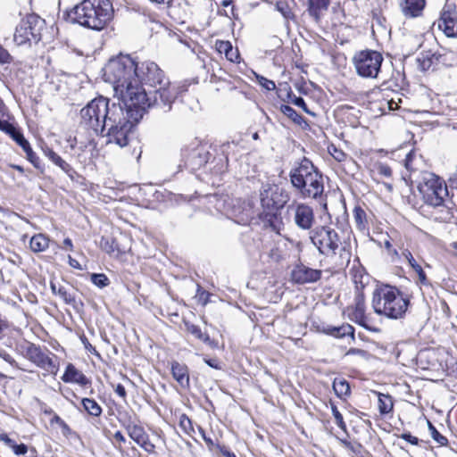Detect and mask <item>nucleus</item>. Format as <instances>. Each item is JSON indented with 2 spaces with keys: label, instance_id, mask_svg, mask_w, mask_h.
Here are the masks:
<instances>
[{
  "label": "nucleus",
  "instance_id": "nucleus-36",
  "mask_svg": "<svg viewBox=\"0 0 457 457\" xmlns=\"http://www.w3.org/2000/svg\"><path fill=\"white\" fill-rule=\"evenodd\" d=\"M371 176L376 179L377 177L390 178L392 176L391 168L382 162H376L372 168L370 169Z\"/></svg>",
  "mask_w": 457,
  "mask_h": 457
},
{
  "label": "nucleus",
  "instance_id": "nucleus-26",
  "mask_svg": "<svg viewBox=\"0 0 457 457\" xmlns=\"http://www.w3.org/2000/svg\"><path fill=\"white\" fill-rule=\"evenodd\" d=\"M215 48L220 54H224L225 57L231 62H239L238 50L234 49L229 41L217 40Z\"/></svg>",
  "mask_w": 457,
  "mask_h": 457
},
{
  "label": "nucleus",
  "instance_id": "nucleus-47",
  "mask_svg": "<svg viewBox=\"0 0 457 457\" xmlns=\"http://www.w3.org/2000/svg\"><path fill=\"white\" fill-rule=\"evenodd\" d=\"M428 428L431 434V436L435 441H436L439 445H444L447 443V439L442 436L436 428L428 421Z\"/></svg>",
  "mask_w": 457,
  "mask_h": 457
},
{
  "label": "nucleus",
  "instance_id": "nucleus-19",
  "mask_svg": "<svg viewBox=\"0 0 457 457\" xmlns=\"http://www.w3.org/2000/svg\"><path fill=\"white\" fill-rule=\"evenodd\" d=\"M320 277V270L312 269L303 264L296 265L291 272L292 280L297 284L313 283L318 281Z\"/></svg>",
  "mask_w": 457,
  "mask_h": 457
},
{
  "label": "nucleus",
  "instance_id": "nucleus-30",
  "mask_svg": "<svg viewBox=\"0 0 457 457\" xmlns=\"http://www.w3.org/2000/svg\"><path fill=\"white\" fill-rule=\"evenodd\" d=\"M127 431L129 436L138 445L149 450L146 446V435L142 427L137 425H129Z\"/></svg>",
  "mask_w": 457,
  "mask_h": 457
},
{
  "label": "nucleus",
  "instance_id": "nucleus-24",
  "mask_svg": "<svg viewBox=\"0 0 457 457\" xmlns=\"http://www.w3.org/2000/svg\"><path fill=\"white\" fill-rule=\"evenodd\" d=\"M0 130L9 135L22 148V150L29 148L30 145L21 131L12 124L0 120Z\"/></svg>",
  "mask_w": 457,
  "mask_h": 457
},
{
  "label": "nucleus",
  "instance_id": "nucleus-57",
  "mask_svg": "<svg viewBox=\"0 0 457 457\" xmlns=\"http://www.w3.org/2000/svg\"><path fill=\"white\" fill-rule=\"evenodd\" d=\"M0 440L4 442L11 449L12 448V446H14V440L11 439L6 434H1Z\"/></svg>",
  "mask_w": 457,
  "mask_h": 457
},
{
  "label": "nucleus",
  "instance_id": "nucleus-56",
  "mask_svg": "<svg viewBox=\"0 0 457 457\" xmlns=\"http://www.w3.org/2000/svg\"><path fill=\"white\" fill-rule=\"evenodd\" d=\"M198 432L199 434L201 435L202 438L204 440V442L206 443V445L212 449V447L215 446V444L214 442L212 441V439L210 437V436H207L205 432L204 431V429L202 428H198Z\"/></svg>",
  "mask_w": 457,
  "mask_h": 457
},
{
  "label": "nucleus",
  "instance_id": "nucleus-63",
  "mask_svg": "<svg viewBox=\"0 0 457 457\" xmlns=\"http://www.w3.org/2000/svg\"><path fill=\"white\" fill-rule=\"evenodd\" d=\"M388 107L390 110H396L398 109V104L395 101L391 100L387 102Z\"/></svg>",
  "mask_w": 457,
  "mask_h": 457
},
{
  "label": "nucleus",
  "instance_id": "nucleus-42",
  "mask_svg": "<svg viewBox=\"0 0 457 457\" xmlns=\"http://www.w3.org/2000/svg\"><path fill=\"white\" fill-rule=\"evenodd\" d=\"M92 283L99 288L105 287L109 285L110 281L107 276L104 273H94L91 275Z\"/></svg>",
  "mask_w": 457,
  "mask_h": 457
},
{
  "label": "nucleus",
  "instance_id": "nucleus-33",
  "mask_svg": "<svg viewBox=\"0 0 457 457\" xmlns=\"http://www.w3.org/2000/svg\"><path fill=\"white\" fill-rule=\"evenodd\" d=\"M308 10L312 16L316 20L320 18L322 12L326 11L329 5L330 0H307Z\"/></svg>",
  "mask_w": 457,
  "mask_h": 457
},
{
  "label": "nucleus",
  "instance_id": "nucleus-9",
  "mask_svg": "<svg viewBox=\"0 0 457 457\" xmlns=\"http://www.w3.org/2000/svg\"><path fill=\"white\" fill-rule=\"evenodd\" d=\"M44 21L36 14H29L23 18L17 25L13 41L17 46L30 45L41 39V31Z\"/></svg>",
  "mask_w": 457,
  "mask_h": 457
},
{
  "label": "nucleus",
  "instance_id": "nucleus-52",
  "mask_svg": "<svg viewBox=\"0 0 457 457\" xmlns=\"http://www.w3.org/2000/svg\"><path fill=\"white\" fill-rule=\"evenodd\" d=\"M346 355H357L362 359H368L369 353L365 350L358 348H351L347 351Z\"/></svg>",
  "mask_w": 457,
  "mask_h": 457
},
{
  "label": "nucleus",
  "instance_id": "nucleus-5",
  "mask_svg": "<svg viewBox=\"0 0 457 457\" xmlns=\"http://www.w3.org/2000/svg\"><path fill=\"white\" fill-rule=\"evenodd\" d=\"M114 96L126 107L125 115L134 121H139L148 109L153 106L152 99L148 96L143 85L137 79L131 80L126 85L118 86Z\"/></svg>",
  "mask_w": 457,
  "mask_h": 457
},
{
  "label": "nucleus",
  "instance_id": "nucleus-40",
  "mask_svg": "<svg viewBox=\"0 0 457 457\" xmlns=\"http://www.w3.org/2000/svg\"><path fill=\"white\" fill-rule=\"evenodd\" d=\"M353 219L359 229H364L367 220L366 213L361 207H355L353 210Z\"/></svg>",
  "mask_w": 457,
  "mask_h": 457
},
{
  "label": "nucleus",
  "instance_id": "nucleus-18",
  "mask_svg": "<svg viewBox=\"0 0 457 457\" xmlns=\"http://www.w3.org/2000/svg\"><path fill=\"white\" fill-rule=\"evenodd\" d=\"M182 154L186 158V165L190 166L192 169L205 164L210 156L206 146L198 143L191 148L183 149Z\"/></svg>",
  "mask_w": 457,
  "mask_h": 457
},
{
  "label": "nucleus",
  "instance_id": "nucleus-16",
  "mask_svg": "<svg viewBox=\"0 0 457 457\" xmlns=\"http://www.w3.org/2000/svg\"><path fill=\"white\" fill-rule=\"evenodd\" d=\"M345 314L350 320L369 328L370 319L366 315L365 298L362 294L355 296L353 303L345 309Z\"/></svg>",
  "mask_w": 457,
  "mask_h": 457
},
{
  "label": "nucleus",
  "instance_id": "nucleus-3",
  "mask_svg": "<svg viewBox=\"0 0 457 457\" xmlns=\"http://www.w3.org/2000/svg\"><path fill=\"white\" fill-rule=\"evenodd\" d=\"M120 115V104L104 96L93 99L80 111L81 124L96 134L102 133L108 122L119 120Z\"/></svg>",
  "mask_w": 457,
  "mask_h": 457
},
{
  "label": "nucleus",
  "instance_id": "nucleus-12",
  "mask_svg": "<svg viewBox=\"0 0 457 457\" xmlns=\"http://www.w3.org/2000/svg\"><path fill=\"white\" fill-rule=\"evenodd\" d=\"M137 122L125 115V112L121 108V115L119 120L107 123V142L109 144H115L120 147L128 145L132 128Z\"/></svg>",
  "mask_w": 457,
  "mask_h": 457
},
{
  "label": "nucleus",
  "instance_id": "nucleus-1",
  "mask_svg": "<svg viewBox=\"0 0 457 457\" xmlns=\"http://www.w3.org/2000/svg\"><path fill=\"white\" fill-rule=\"evenodd\" d=\"M71 22L100 31L106 28L114 17V8L110 0H83L68 13Z\"/></svg>",
  "mask_w": 457,
  "mask_h": 457
},
{
  "label": "nucleus",
  "instance_id": "nucleus-25",
  "mask_svg": "<svg viewBox=\"0 0 457 457\" xmlns=\"http://www.w3.org/2000/svg\"><path fill=\"white\" fill-rule=\"evenodd\" d=\"M287 256V243L284 241L274 243L267 253L269 261L274 263H278L286 260Z\"/></svg>",
  "mask_w": 457,
  "mask_h": 457
},
{
  "label": "nucleus",
  "instance_id": "nucleus-62",
  "mask_svg": "<svg viewBox=\"0 0 457 457\" xmlns=\"http://www.w3.org/2000/svg\"><path fill=\"white\" fill-rule=\"evenodd\" d=\"M63 245L65 247H67L70 251H72L73 250V245H72V242L70 238H65L63 240Z\"/></svg>",
  "mask_w": 457,
  "mask_h": 457
},
{
  "label": "nucleus",
  "instance_id": "nucleus-54",
  "mask_svg": "<svg viewBox=\"0 0 457 457\" xmlns=\"http://www.w3.org/2000/svg\"><path fill=\"white\" fill-rule=\"evenodd\" d=\"M12 450L13 453L16 455H23V454L27 453L28 447L24 444L17 445L15 443L14 446H12Z\"/></svg>",
  "mask_w": 457,
  "mask_h": 457
},
{
  "label": "nucleus",
  "instance_id": "nucleus-35",
  "mask_svg": "<svg viewBox=\"0 0 457 457\" xmlns=\"http://www.w3.org/2000/svg\"><path fill=\"white\" fill-rule=\"evenodd\" d=\"M333 390L335 394L341 399L350 395L351 389L349 383L341 378H337L333 381Z\"/></svg>",
  "mask_w": 457,
  "mask_h": 457
},
{
  "label": "nucleus",
  "instance_id": "nucleus-28",
  "mask_svg": "<svg viewBox=\"0 0 457 457\" xmlns=\"http://www.w3.org/2000/svg\"><path fill=\"white\" fill-rule=\"evenodd\" d=\"M324 332L329 336L335 337H344L346 336H350L353 338L354 337V328L350 324H343L341 326L336 327V326H328Z\"/></svg>",
  "mask_w": 457,
  "mask_h": 457
},
{
  "label": "nucleus",
  "instance_id": "nucleus-31",
  "mask_svg": "<svg viewBox=\"0 0 457 457\" xmlns=\"http://www.w3.org/2000/svg\"><path fill=\"white\" fill-rule=\"evenodd\" d=\"M29 246L34 253H41L49 246V238L44 234H37L30 238Z\"/></svg>",
  "mask_w": 457,
  "mask_h": 457
},
{
  "label": "nucleus",
  "instance_id": "nucleus-23",
  "mask_svg": "<svg viewBox=\"0 0 457 457\" xmlns=\"http://www.w3.org/2000/svg\"><path fill=\"white\" fill-rule=\"evenodd\" d=\"M42 151L45 156L47 157L54 165L59 167L70 178H73V174L75 173L74 170L57 153L48 146L42 147Z\"/></svg>",
  "mask_w": 457,
  "mask_h": 457
},
{
  "label": "nucleus",
  "instance_id": "nucleus-39",
  "mask_svg": "<svg viewBox=\"0 0 457 457\" xmlns=\"http://www.w3.org/2000/svg\"><path fill=\"white\" fill-rule=\"evenodd\" d=\"M179 426L181 430L189 436H194L195 434L191 420L186 415L181 414L179 419Z\"/></svg>",
  "mask_w": 457,
  "mask_h": 457
},
{
  "label": "nucleus",
  "instance_id": "nucleus-41",
  "mask_svg": "<svg viewBox=\"0 0 457 457\" xmlns=\"http://www.w3.org/2000/svg\"><path fill=\"white\" fill-rule=\"evenodd\" d=\"M328 152L336 161L339 162H345L347 159V154L333 144L328 146Z\"/></svg>",
  "mask_w": 457,
  "mask_h": 457
},
{
  "label": "nucleus",
  "instance_id": "nucleus-48",
  "mask_svg": "<svg viewBox=\"0 0 457 457\" xmlns=\"http://www.w3.org/2000/svg\"><path fill=\"white\" fill-rule=\"evenodd\" d=\"M100 247L108 253L115 251L114 241L108 237H102L100 241Z\"/></svg>",
  "mask_w": 457,
  "mask_h": 457
},
{
  "label": "nucleus",
  "instance_id": "nucleus-22",
  "mask_svg": "<svg viewBox=\"0 0 457 457\" xmlns=\"http://www.w3.org/2000/svg\"><path fill=\"white\" fill-rule=\"evenodd\" d=\"M61 378L64 383H74L81 386H86L90 384V380L72 363H69L66 366L64 373Z\"/></svg>",
  "mask_w": 457,
  "mask_h": 457
},
{
  "label": "nucleus",
  "instance_id": "nucleus-45",
  "mask_svg": "<svg viewBox=\"0 0 457 457\" xmlns=\"http://www.w3.org/2000/svg\"><path fill=\"white\" fill-rule=\"evenodd\" d=\"M330 405H331V411H332V414L334 416L337 425L342 430L345 431L346 425L344 421V418H343L342 414L340 413V411H338V409L337 408V406L334 403H331Z\"/></svg>",
  "mask_w": 457,
  "mask_h": 457
},
{
  "label": "nucleus",
  "instance_id": "nucleus-4",
  "mask_svg": "<svg viewBox=\"0 0 457 457\" xmlns=\"http://www.w3.org/2000/svg\"><path fill=\"white\" fill-rule=\"evenodd\" d=\"M409 304V299L395 287L381 285L373 291L371 306L379 316L401 320L405 316Z\"/></svg>",
  "mask_w": 457,
  "mask_h": 457
},
{
  "label": "nucleus",
  "instance_id": "nucleus-10",
  "mask_svg": "<svg viewBox=\"0 0 457 457\" xmlns=\"http://www.w3.org/2000/svg\"><path fill=\"white\" fill-rule=\"evenodd\" d=\"M383 60V56L379 52L363 50L355 54L353 64L359 76L375 79L378 75Z\"/></svg>",
  "mask_w": 457,
  "mask_h": 457
},
{
  "label": "nucleus",
  "instance_id": "nucleus-27",
  "mask_svg": "<svg viewBox=\"0 0 457 457\" xmlns=\"http://www.w3.org/2000/svg\"><path fill=\"white\" fill-rule=\"evenodd\" d=\"M171 373L176 381L183 387L189 386V375L187 367L177 361L171 364Z\"/></svg>",
  "mask_w": 457,
  "mask_h": 457
},
{
  "label": "nucleus",
  "instance_id": "nucleus-59",
  "mask_svg": "<svg viewBox=\"0 0 457 457\" xmlns=\"http://www.w3.org/2000/svg\"><path fill=\"white\" fill-rule=\"evenodd\" d=\"M0 356L5 361H7L8 363H10L11 365L14 366V367H18L17 365V362L15 361V360L8 353H0Z\"/></svg>",
  "mask_w": 457,
  "mask_h": 457
},
{
  "label": "nucleus",
  "instance_id": "nucleus-32",
  "mask_svg": "<svg viewBox=\"0 0 457 457\" xmlns=\"http://www.w3.org/2000/svg\"><path fill=\"white\" fill-rule=\"evenodd\" d=\"M232 218L238 224H247L252 219V209L249 205L243 208L237 207L232 210Z\"/></svg>",
  "mask_w": 457,
  "mask_h": 457
},
{
  "label": "nucleus",
  "instance_id": "nucleus-17",
  "mask_svg": "<svg viewBox=\"0 0 457 457\" xmlns=\"http://www.w3.org/2000/svg\"><path fill=\"white\" fill-rule=\"evenodd\" d=\"M438 27L449 37H457V12L455 6L445 4L439 20Z\"/></svg>",
  "mask_w": 457,
  "mask_h": 457
},
{
  "label": "nucleus",
  "instance_id": "nucleus-37",
  "mask_svg": "<svg viewBox=\"0 0 457 457\" xmlns=\"http://www.w3.org/2000/svg\"><path fill=\"white\" fill-rule=\"evenodd\" d=\"M378 410L381 414H387L394 407L393 399L388 395L378 394Z\"/></svg>",
  "mask_w": 457,
  "mask_h": 457
},
{
  "label": "nucleus",
  "instance_id": "nucleus-11",
  "mask_svg": "<svg viewBox=\"0 0 457 457\" xmlns=\"http://www.w3.org/2000/svg\"><path fill=\"white\" fill-rule=\"evenodd\" d=\"M23 356L50 375H56L59 370L58 358L51 352L42 350L35 344H28L23 349Z\"/></svg>",
  "mask_w": 457,
  "mask_h": 457
},
{
  "label": "nucleus",
  "instance_id": "nucleus-64",
  "mask_svg": "<svg viewBox=\"0 0 457 457\" xmlns=\"http://www.w3.org/2000/svg\"><path fill=\"white\" fill-rule=\"evenodd\" d=\"M114 438L119 441H124L123 435L119 431L114 434Z\"/></svg>",
  "mask_w": 457,
  "mask_h": 457
},
{
  "label": "nucleus",
  "instance_id": "nucleus-53",
  "mask_svg": "<svg viewBox=\"0 0 457 457\" xmlns=\"http://www.w3.org/2000/svg\"><path fill=\"white\" fill-rule=\"evenodd\" d=\"M11 55L8 51L0 45V62L9 63L11 62Z\"/></svg>",
  "mask_w": 457,
  "mask_h": 457
},
{
  "label": "nucleus",
  "instance_id": "nucleus-6",
  "mask_svg": "<svg viewBox=\"0 0 457 457\" xmlns=\"http://www.w3.org/2000/svg\"><path fill=\"white\" fill-rule=\"evenodd\" d=\"M419 191L421 194L424 203L434 208L444 207L442 220H447L452 214L447 205L449 193L447 186L443 179L432 172H425L421 182L419 185Z\"/></svg>",
  "mask_w": 457,
  "mask_h": 457
},
{
  "label": "nucleus",
  "instance_id": "nucleus-13",
  "mask_svg": "<svg viewBox=\"0 0 457 457\" xmlns=\"http://www.w3.org/2000/svg\"><path fill=\"white\" fill-rule=\"evenodd\" d=\"M136 79L141 85H148L152 87H157L162 82L167 84V77L160 67L154 62L143 61L137 62Z\"/></svg>",
  "mask_w": 457,
  "mask_h": 457
},
{
  "label": "nucleus",
  "instance_id": "nucleus-38",
  "mask_svg": "<svg viewBox=\"0 0 457 457\" xmlns=\"http://www.w3.org/2000/svg\"><path fill=\"white\" fill-rule=\"evenodd\" d=\"M82 405L84 409L92 416L97 417L102 413V408L94 399H82Z\"/></svg>",
  "mask_w": 457,
  "mask_h": 457
},
{
  "label": "nucleus",
  "instance_id": "nucleus-43",
  "mask_svg": "<svg viewBox=\"0 0 457 457\" xmlns=\"http://www.w3.org/2000/svg\"><path fill=\"white\" fill-rule=\"evenodd\" d=\"M187 330L201 341L207 342L209 337L203 333L200 328L194 324L186 323Z\"/></svg>",
  "mask_w": 457,
  "mask_h": 457
},
{
  "label": "nucleus",
  "instance_id": "nucleus-58",
  "mask_svg": "<svg viewBox=\"0 0 457 457\" xmlns=\"http://www.w3.org/2000/svg\"><path fill=\"white\" fill-rule=\"evenodd\" d=\"M114 391L120 397H121L123 399L126 398V395H127L126 389L122 385H120V384L116 385Z\"/></svg>",
  "mask_w": 457,
  "mask_h": 457
},
{
  "label": "nucleus",
  "instance_id": "nucleus-49",
  "mask_svg": "<svg viewBox=\"0 0 457 457\" xmlns=\"http://www.w3.org/2000/svg\"><path fill=\"white\" fill-rule=\"evenodd\" d=\"M26 154L28 161H29L35 168H39V158L37 156V154L32 150L31 146L29 145V148H25L23 150Z\"/></svg>",
  "mask_w": 457,
  "mask_h": 457
},
{
  "label": "nucleus",
  "instance_id": "nucleus-29",
  "mask_svg": "<svg viewBox=\"0 0 457 457\" xmlns=\"http://www.w3.org/2000/svg\"><path fill=\"white\" fill-rule=\"evenodd\" d=\"M403 257L408 262L409 265L413 269V270L417 273L419 281L422 285H428V281L424 272L422 267L417 262V261L412 256L410 251H405L403 253Z\"/></svg>",
  "mask_w": 457,
  "mask_h": 457
},
{
  "label": "nucleus",
  "instance_id": "nucleus-44",
  "mask_svg": "<svg viewBox=\"0 0 457 457\" xmlns=\"http://www.w3.org/2000/svg\"><path fill=\"white\" fill-rule=\"evenodd\" d=\"M288 98L289 100L291 101L292 104H294L295 105L302 108L306 113L308 114H311V115H313L314 116V113L312 112L308 108H307V105L304 102V100L302 98V97H299V96H295V95L292 94V92H289L288 93Z\"/></svg>",
  "mask_w": 457,
  "mask_h": 457
},
{
  "label": "nucleus",
  "instance_id": "nucleus-2",
  "mask_svg": "<svg viewBox=\"0 0 457 457\" xmlns=\"http://www.w3.org/2000/svg\"><path fill=\"white\" fill-rule=\"evenodd\" d=\"M310 238L320 253L336 258L337 265L349 263L352 256L351 244L343 233L340 234L330 227L322 226L313 229Z\"/></svg>",
  "mask_w": 457,
  "mask_h": 457
},
{
  "label": "nucleus",
  "instance_id": "nucleus-60",
  "mask_svg": "<svg viewBox=\"0 0 457 457\" xmlns=\"http://www.w3.org/2000/svg\"><path fill=\"white\" fill-rule=\"evenodd\" d=\"M403 438L412 445H416L418 443V438L416 436H411V434H403Z\"/></svg>",
  "mask_w": 457,
  "mask_h": 457
},
{
  "label": "nucleus",
  "instance_id": "nucleus-15",
  "mask_svg": "<svg viewBox=\"0 0 457 457\" xmlns=\"http://www.w3.org/2000/svg\"><path fill=\"white\" fill-rule=\"evenodd\" d=\"M154 96L152 100L153 106L156 105L163 109L164 111H170L171 105L178 97L179 87L172 84L169 79H167V85L162 82L154 87Z\"/></svg>",
  "mask_w": 457,
  "mask_h": 457
},
{
  "label": "nucleus",
  "instance_id": "nucleus-14",
  "mask_svg": "<svg viewBox=\"0 0 457 457\" xmlns=\"http://www.w3.org/2000/svg\"><path fill=\"white\" fill-rule=\"evenodd\" d=\"M287 201V194L278 187L265 186L261 191V204L267 216L275 215Z\"/></svg>",
  "mask_w": 457,
  "mask_h": 457
},
{
  "label": "nucleus",
  "instance_id": "nucleus-46",
  "mask_svg": "<svg viewBox=\"0 0 457 457\" xmlns=\"http://www.w3.org/2000/svg\"><path fill=\"white\" fill-rule=\"evenodd\" d=\"M51 422L53 424L58 425L64 436H68L71 433V429L70 428L68 424L58 415H54L52 418Z\"/></svg>",
  "mask_w": 457,
  "mask_h": 457
},
{
  "label": "nucleus",
  "instance_id": "nucleus-8",
  "mask_svg": "<svg viewBox=\"0 0 457 457\" xmlns=\"http://www.w3.org/2000/svg\"><path fill=\"white\" fill-rule=\"evenodd\" d=\"M137 61L129 54H119L111 58L103 68V78L113 87L126 85L136 79Z\"/></svg>",
  "mask_w": 457,
  "mask_h": 457
},
{
  "label": "nucleus",
  "instance_id": "nucleus-50",
  "mask_svg": "<svg viewBox=\"0 0 457 457\" xmlns=\"http://www.w3.org/2000/svg\"><path fill=\"white\" fill-rule=\"evenodd\" d=\"M257 80L262 87L269 91L274 90L276 88L274 81L268 79L262 76H257Z\"/></svg>",
  "mask_w": 457,
  "mask_h": 457
},
{
  "label": "nucleus",
  "instance_id": "nucleus-51",
  "mask_svg": "<svg viewBox=\"0 0 457 457\" xmlns=\"http://www.w3.org/2000/svg\"><path fill=\"white\" fill-rule=\"evenodd\" d=\"M195 297L201 304L205 305L209 302L210 294L198 287Z\"/></svg>",
  "mask_w": 457,
  "mask_h": 457
},
{
  "label": "nucleus",
  "instance_id": "nucleus-21",
  "mask_svg": "<svg viewBox=\"0 0 457 457\" xmlns=\"http://www.w3.org/2000/svg\"><path fill=\"white\" fill-rule=\"evenodd\" d=\"M425 6L426 0H400L401 12L408 19L421 16Z\"/></svg>",
  "mask_w": 457,
  "mask_h": 457
},
{
  "label": "nucleus",
  "instance_id": "nucleus-34",
  "mask_svg": "<svg viewBox=\"0 0 457 457\" xmlns=\"http://www.w3.org/2000/svg\"><path fill=\"white\" fill-rule=\"evenodd\" d=\"M280 111L286 116H287L292 121H294L295 124L299 125L303 129L308 128L309 125L307 121L300 114H298L291 106L282 104L280 106Z\"/></svg>",
  "mask_w": 457,
  "mask_h": 457
},
{
  "label": "nucleus",
  "instance_id": "nucleus-61",
  "mask_svg": "<svg viewBox=\"0 0 457 457\" xmlns=\"http://www.w3.org/2000/svg\"><path fill=\"white\" fill-rule=\"evenodd\" d=\"M69 264L75 269H81L80 264L75 259H73L71 255H69Z\"/></svg>",
  "mask_w": 457,
  "mask_h": 457
},
{
  "label": "nucleus",
  "instance_id": "nucleus-55",
  "mask_svg": "<svg viewBox=\"0 0 457 457\" xmlns=\"http://www.w3.org/2000/svg\"><path fill=\"white\" fill-rule=\"evenodd\" d=\"M415 156V153L413 151H411L409 154H407L405 160H404V166L408 170H413L411 162Z\"/></svg>",
  "mask_w": 457,
  "mask_h": 457
},
{
  "label": "nucleus",
  "instance_id": "nucleus-7",
  "mask_svg": "<svg viewBox=\"0 0 457 457\" xmlns=\"http://www.w3.org/2000/svg\"><path fill=\"white\" fill-rule=\"evenodd\" d=\"M291 182L305 198H317L323 193L322 177L309 160H303L291 172Z\"/></svg>",
  "mask_w": 457,
  "mask_h": 457
},
{
  "label": "nucleus",
  "instance_id": "nucleus-20",
  "mask_svg": "<svg viewBox=\"0 0 457 457\" xmlns=\"http://www.w3.org/2000/svg\"><path fill=\"white\" fill-rule=\"evenodd\" d=\"M294 212L295 222L299 228L309 229L312 226L314 214L310 206L304 204H298L294 207Z\"/></svg>",
  "mask_w": 457,
  "mask_h": 457
}]
</instances>
